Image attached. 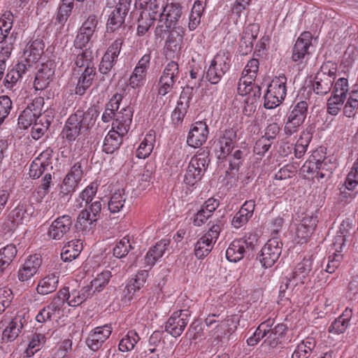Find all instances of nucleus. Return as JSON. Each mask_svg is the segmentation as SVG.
Returning <instances> with one entry per match:
<instances>
[{
    "label": "nucleus",
    "instance_id": "obj_9",
    "mask_svg": "<svg viewBox=\"0 0 358 358\" xmlns=\"http://www.w3.org/2000/svg\"><path fill=\"white\" fill-rule=\"evenodd\" d=\"M92 295V287L84 286L80 289H72L69 291V287L61 289L56 296L59 299L62 308L66 303L69 306L77 307L81 305Z\"/></svg>",
    "mask_w": 358,
    "mask_h": 358
},
{
    "label": "nucleus",
    "instance_id": "obj_57",
    "mask_svg": "<svg viewBox=\"0 0 358 358\" xmlns=\"http://www.w3.org/2000/svg\"><path fill=\"white\" fill-rule=\"evenodd\" d=\"M349 91L348 80L345 78H338L334 83L331 95L346 99Z\"/></svg>",
    "mask_w": 358,
    "mask_h": 358
},
{
    "label": "nucleus",
    "instance_id": "obj_61",
    "mask_svg": "<svg viewBox=\"0 0 358 358\" xmlns=\"http://www.w3.org/2000/svg\"><path fill=\"white\" fill-rule=\"evenodd\" d=\"M259 70V61L257 59H251L245 65L242 76L250 80H255Z\"/></svg>",
    "mask_w": 358,
    "mask_h": 358
},
{
    "label": "nucleus",
    "instance_id": "obj_36",
    "mask_svg": "<svg viewBox=\"0 0 358 358\" xmlns=\"http://www.w3.org/2000/svg\"><path fill=\"white\" fill-rule=\"evenodd\" d=\"M191 100L190 94L183 91L179 97L177 106L171 114V120L174 124L180 123L187 113Z\"/></svg>",
    "mask_w": 358,
    "mask_h": 358
},
{
    "label": "nucleus",
    "instance_id": "obj_5",
    "mask_svg": "<svg viewBox=\"0 0 358 358\" xmlns=\"http://www.w3.org/2000/svg\"><path fill=\"white\" fill-rule=\"evenodd\" d=\"M286 83L287 78L283 74L273 78L264 95L266 108H275L284 101L287 94Z\"/></svg>",
    "mask_w": 358,
    "mask_h": 358
},
{
    "label": "nucleus",
    "instance_id": "obj_60",
    "mask_svg": "<svg viewBox=\"0 0 358 358\" xmlns=\"http://www.w3.org/2000/svg\"><path fill=\"white\" fill-rule=\"evenodd\" d=\"M345 185L348 190L353 191L358 185V159L354 163L351 171L347 176Z\"/></svg>",
    "mask_w": 358,
    "mask_h": 358
},
{
    "label": "nucleus",
    "instance_id": "obj_42",
    "mask_svg": "<svg viewBox=\"0 0 358 358\" xmlns=\"http://www.w3.org/2000/svg\"><path fill=\"white\" fill-rule=\"evenodd\" d=\"M351 312L350 309L346 308L341 315L331 322L328 329L329 332L334 335L343 334L349 325Z\"/></svg>",
    "mask_w": 358,
    "mask_h": 358
},
{
    "label": "nucleus",
    "instance_id": "obj_63",
    "mask_svg": "<svg viewBox=\"0 0 358 358\" xmlns=\"http://www.w3.org/2000/svg\"><path fill=\"white\" fill-rule=\"evenodd\" d=\"M164 7L165 6L160 0H151L145 8H148L150 17L159 20Z\"/></svg>",
    "mask_w": 358,
    "mask_h": 358
},
{
    "label": "nucleus",
    "instance_id": "obj_14",
    "mask_svg": "<svg viewBox=\"0 0 358 358\" xmlns=\"http://www.w3.org/2000/svg\"><path fill=\"white\" fill-rule=\"evenodd\" d=\"M282 242L274 237L269 239L261 250L259 261L262 266L271 267L279 259L282 252Z\"/></svg>",
    "mask_w": 358,
    "mask_h": 358
},
{
    "label": "nucleus",
    "instance_id": "obj_8",
    "mask_svg": "<svg viewBox=\"0 0 358 358\" xmlns=\"http://www.w3.org/2000/svg\"><path fill=\"white\" fill-rule=\"evenodd\" d=\"M98 18L94 15H90L78 29L77 35L73 42L76 48L83 50L87 48L96 38Z\"/></svg>",
    "mask_w": 358,
    "mask_h": 358
},
{
    "label": "nucleus",
    "instance_id": "obj_39",
    "mask_svg": "<svg viewBox=\"0 0 358 358\" xmlns=\"http://www.w3.org/2000/svg\"><path fill=\"white\" fill-rule=\"evenodd\" d=\"M44 44L40 39L27 43L24 50V55L27 63H36L43 52Z\"/></svg>",
    "mask_w": 358,
    "mask_h": 358
},
{
    "label": "nucleus",
    "instance_id": "obj_25",
    "mask_svg": "<svg viewBox=\"0 0 358 358\" xmlns=\"http://www.w3.org/2000/svg\"><path fill=\"white\" fill-rule=\"evenodd\" d=\"M170 244L169 239H162L147 252L144 259V267L150 269L164 255Z\"/></svg>",
    "mask_w": 358,
    "mask_h": 358
},
{
    "label": "nucleus",
    "instance_id": "obj_30",
    "mask_svg": "<svg viewBox=\"0 0 358 358\" xmlns=\"http://www.w3.org/2000/svg\"><path fill=\"white\" fill-rule=\"evenodd\" d=\"M51 156L52 150H46L35 158L29 167V176L33 179L38 178L50 165Z\"/></svg>",
    "mask_w": 358,
    "mask_h": 358
},
{
    "label": "nucleus",
    "instance_id": "obj_15",
    "mask_svg": "<svg viewBox=\"0 0 358 358\" xmlns=\"http://www.w3.org/2000/svg\"><path fill=\"white\" fill-rule=\"evenodd\" d=\"M83 176L81 162H76L66 173L60 185V193L63 195L72 194L78 187Z\"/></svg>",
    "mask_w": 358,
    "mask_h": 358
},
{
    "label": "nucleus",
    "instance_id": "obj_41",
    "mask_svg": "<svg viewBox=\"0 0 358 358\" xmlns=\"http://www.w3.org/2000/svg\"><path fill=\"white\" fill-rule=\"evenodd\" d=\"M99 184L97 182H92L80 194L75 201L74 207L79 209L85 206L96 195Z\"/></svg>",
    "mask_w": 358,
    "mask_h": 358
},
{
    "label": "nucleus",
    "instance_id": "obj_11",
    "mask_svg": "<svg viewBox=\"0 0 358 358\" xmlns=\"http://www.w3.org/2000/svg\"><path fill=\"white\" fill-rule=\"evenodd\" d=\"M308 103L301 101L298 102L287 115L284 131L286 135L291 136L299 130L304 122L308 112Z\"/></svg>",
    "mask_w": 358,
    "mask_h": 358
},
{
    "label": "nucleus",
    "instance_id": "obj_12",
    "mask_svg": "<svg viewBox=\"0 0 358 358\" xmlns=\"http://www.w3.org/2000/svg\"><path fill=\"white\" fill-rule=\"evenodd\" d=\"M313 259L311 257H305L294 267L289 278L286 280L285 287H295L303 285L309 280L310 273L312 271Z\"/></svg>",
    "mask_w": 358,
    "mask_h": 358
},
{
    "label": "nucleus",
    "instance_id": "obj_10",
    "mask_svg": "<svg viewBox=\"0 0 358 358\" xmlns=\"http://www.w3.org/2000/svg\"><path fill=\"white\" fill-rule=\"evenodd\" d=\"M221 231L218 224H213L195 243L194 254L199 259L207 256L213 250Z\"/></svg>",
    "mask_w": 358,
    "mask_h": 358
},
{
    "label": "nucleus",
    "instance_id": "obj_40",
    "mask_svg": "<svg viewBox=\"0 0 358 358\" xmlns=\"http://www.w3.org/2000/svg\"><path fill=\"white\" fill-rule=\"evenodd\" d=\"M83 250L80 240L75 239L66 243L62 248L61 258L64 262H71L78 257Z\"/></svg>",
    "mask_w": 358,
    "mask_h": 358
},
{
    "label": "nucleus",
    "instance_id": "obj_16",
    "mask_svg": "<svg viewBox=\"0 0 358 358\" xmlns=\"http://www.w3.org/2000/svg\"><path fill=\"white\" fill-rule=\"evenodd\" d=\"M34 208L31 205L20 203L10 213L5 226L8 231H14L16 227L24 222H27L34 214Z\"/></svg>",
    "mask_w": 358,
    "mask_h": 358
},
{
    "label": "nucleus",
    "instance_id": "obj_32",
    "mask_svg": "<svg viewBox=\"0 0 358 358\" xmlns=\"http://www.w3.org/2000/svg\"><path fill=\"white\" fill-rule=\"evenodd\" d=\"M255 201H246L240 210L234 215L231 224L236 229H239L245 225L253 215L255 209Z\"/></svg>",
    "mask_w": 358,
    "mask_h": 358
},
{
    "label": "nucleus",
    "instance_id": "obj_46",
    "mask_svg": "<svg viewBox=\"0 0 358 358\" xmlns=\"http://www.w3.org/2000/svg\"><path fill=\"white\" fill-rule=\"evenodd\" d=\"M73 0H62L57 13L55 24L62 28L71 15L73 8Z\"/></svg>",
    "mask_w": 358,
    "mask_h": 358
},
{
    "label": "nucleus",
    "instance_id": "obj_2",
    "mask_svg": "<svg viewBox=\"0 0 358 358\" xmlns=\"http://www.w3.org/2000/svg\"><path fill=\"white\" fill-rule=\"evenodd\" d=\"M286 329L285 324L279 323L274 325V320L269 318L258 326L252 336L247 339V343L254 346L264 338L265 345L275 348L281 343Z\"/></svg>",
    "mask_w": 358,
    "mask_h": 358
},
{
    "label": "nucleus",
    "instance_id": "obj_1",
    "mask_svg": "<svg viewBox=\"0 0 358 358\" xmlns=\"http://www.w3.org/2000/svg\"><path fill=\"white\" fill-rule=\"evenodd\" d=\"M96 117V111L93 109L87 111L78 109L65 122L60 134L62 138L68 143L74 142L80 135L85 134L93 127Z\"/></svg>",
    "mask_w": 358,
    "mask_h": 358
},
{
    "label": "nucleus",
    "instance_id": "obj_17",
    "mask_svg": "<svg viewBox=\"0 0 358 358\" xmlns=\"http://www.w3.org/2000/svg\"><path fill=\"white\" fill-rule=\"evenodd\" d=\"M188 322L187 310H181L175 312L167 320L165 331L173 337H178L182 334Z\"/></svg>",
    "mask_w": 358,
    "mask_h": 358
},
{
    "label": "nucleus",
    "instance_id": "obj_33",
    "mask_svg": "<svg viewBox=\"0 0 358 358\" xmlns=\"http://www.w3.org/2000/svg\"><path fill=\"white\" fill-rule=\"evenodd\" d=\"M59 278V272L48 274L41 279L36 287V292L40 295H47L57 289Z\"/></svg>",
    "mask_w": 358,
    "mask_h": 358
},
{
    "label": "nucleus",
    "instance_id": "obj_6",
    "mask_svg": "<svg viewBox=\"0 0 358 358\" xmlns=\"http://www.w3.org/2000/svg\"><path fill=\"white\" fill-rule=\"evenodd\" d=\"M231 55L225 50H220L211 60L206 71V79L212 84L220 82L229 69Z\"/></svg>",
    "mask_w": 358,
    "mask_h": 358
},
{
    "label": "nucleus",
    "instance_id": "obj_23",
    "mask_svg": "<svg viewBox=\"0 0 358 358\" xmlns=\"http://www.w3.org/2000/svg\"><path fill=\"white\" fill-rule=\"evenodd\" d=\"M317 223V217L313 214L306 215L296 228V239L298 243H306L312 234Z\"/></svg>",
    "mask_w": 358,
    "mask_h": 358
},
{
    "label": "nucleus",
    "instance_id": "obj_35",
    "mask_svg": "<svg viewBox=\"0 0 358 358\" xmlns=\"http://www.w3.org/2000/svg\"><path fill=\"white\" fill-rule=\"evenodd\" d=\"M78 73L80 74L76 87V94L83 95L85 91L91 86L94 80L96 69L92 68L91 66L85 67L84 70L78 71Z\"/></svg>",
    "mask_w": 358,
    "mask_h": 358
},
{
    "label": "nucleus",
    "instance_id": "obj_50",
    "mask_svg": "<svg viewBox=\"0 0 358 358\" xmlns=\"http://www.w3.org/2000/svg\"><path fill=\"white\" fill-rule=\"evenodd\" d=\"M255 80H250L245 77H241L238 85V93L245 97H253L255 90L257 88L258 93H261L260 87L254 83Z\"/></svg>",
    "mask_w": 358,
    "mask_h": 358
},
{
    "label": "nucleus",
    "instance_id": "obj_45",
    "mask_svg": "<svg viewBox=\"0 0 358 358\" xmlns=\"http://www.w3.org/2000/svg\"><path fill=\"white\" fill-rule=\"evenodd\" d=\"M111 277L112 274L109 270H103L96 274L88 286L92 287V293L100 292L107 286Z\"/></svg>",
    "mask_w": 358,
    "mask_h": 358
},
{
    "label": "nucleus",
    "instance_id": "obj_24",
    "mask_svg": "<svg viewBox=\"0 0 358 358\" xmlns=\"http://www.w3.org/2000/svg\"><path fill=\"white\" fill-rule=\"evenodd\" d=\"M134 110L130 106L122 108L115 115V119L112 123V128L119 131L120 134H127L130 129L132 122Z\"/></svg>",
    "mask_w": 358,
    "mask_h": 358
},
{
    "label": "nucleus",
    "instance_id": "obj_22",
    "mask_svg": "<svg viewBox=\"0 0 358 358\" xmlns=\"http://www.w3.org/2000/svg\"><path fill=\"white\" fill-rule=\"evenodd\" d=\"M341 233V235H338L335 237L332 244L331 250H334V252L329 257L328 264L325 270V271L329 273H333L339 266L343 259L341 252L343 247L345 245L346 235L343 234V232Z\"/></svg>",
    "mask_w": 358,
    "mask_h": 358
},
{
    "label": "nucleus",
    "instance_id": "obj_38",
    "mask_svg": "<svg viewBox=\"0 0 358 358\" xmlns=\"http://www.w3.org/2000/svg\"><path fill=\"white\" fill-rule=\"evenodd\" d=\"M124 135V134H120L119 131L111 128L104 138L103 151L107 154H112L118 150Z\"/></svg>",
    "mask_w": 358,
    "mask_h": 358
},
{
    "label": "nucleus",
    "instance_id": "obj_29",
    "mask_svg": "<svg viewBox=\"0 0 358 358\" xmlns=\"http://www.w3.org/2000/svg\"><path fill=\"white\" fill-rule=\"evenodd\" d=\"M62 308L59 299L55 296L49 305L39 310L36 316V320L39 323L51 321L59 317Z\"/></svg>",
    "mask_w": 358,
    "mask_h": 358
},
{
    "label": "nucleus",
    "instance_id": "obj_34",
    "mask_svg": "<svg viewBox=\"0 0 358 358\" xmlns=\"http://www.w3.org/2000/svg\"><path fill=\"white\" fill-rule=\"evenodd\" d=\"M52 66V64H43L38 69L34 80V87L36 90H43L48 87L55 73Z\"/></svg>",
    "mask_w": 358,
    "mask_h": 358
},
{
    "label": "nucleus",
    "instance_id": "obj_19",
    "mask_svg": "<svg viewBox=\"0 0 358 358\" xmlns=\"http://www.w3.org/2000/svg\"><path fill=\"white\" fill-rule=\"evenodd\" d=\"M72 226V219L64 215L55 219L50 225L48 235L53 240H61L69 231Z\"/></svg>",
    "mask_w": 358,
    "mask_h": 358
},
{
    "label": "nucleus",
    "instance_id": "obj_58",
    "mask_svg": "<svg viewBox=\"0 0 358 358\" xmlns=\"http://www.w3.org/2000/svg\"><path fill=\"white\" fill-rule=\"evenodd\" d=\"M176 83L167 80H164L159 78L157 88V94L156 96V101L159 103L162 101V98L169 93L173 89Z\"/></svg>",
    "mask_w": 358,
    "mask_h": 358
},
{
    "label": "nucleus",
    "instance_id": "obj_56",
    "mask_svg": "<svg viewBox=\"0 0 358 358\" xmlns=\"http://www.w3.org/2000/svg\"><path fill=\"white\" fill-rule=\"evenodd\" d=\"M179 75V66L175 61L169 62L166 66L160 78L176 83Z\"/></svg>",
    "mask_w": 358,
    "mask_h": 358
},
{
    "label": "nucleus",
    "instance_id": "obj_47",
    "mask_svg": "<svg viewBox=\"0 0 358 358\" xmlns=\"http://www.w3.org/2000/svg\"><path fill=\"white\" fill-rule=\"evenodd\" d=\"M101 201H96L93 202L90 205L89 210L85 209L80 213L78 217V220L90 222V223L95 222L101 213Z\"/></svg>",
    "mask_w": 358,
    "mask_h": 358
},
{
    "label": "nucleus",
    "instance_id": "obj_48",
    "mask_svg": "<svg viewBox=\"0 0 358 358\" xmlns=\"http://www.w3.org/2000/svg\"><path fill=\"white\" fill-rule=\"evenodd\" d=\"M139 340L138 334L134 330H129L120 341L119 350L123 352L132 350Z\"/></svg>",
    "mask_w": 358,
    "mask_h": 358
},
{
    "label": "nucleus",
    "instance_id": "obj_26",
    "mask_svg": "<svg viewBox=\"0 0 358 358\" xmlns=\"http://www.w3.org/2000/svg\"><path fill=\"white\" fill-rule=\"evenodd\" d=\"M236 139V133L233 129L225 130L220 138L217 148H216L217 158L223 159L229 156L234 148Z\"/></svg>",
    "mask_w": 358,
    "mask_h": 358
},
{
    "label": "nucleus",
    "instance_id": "obj_3",
    "mask_svg": "<svg viewBox=\"0 0 358 358\" xmlns=\"http://www.w3.org/2000/svg\"><path fill=\"white\" fill-rule=\"evenodd\" d=\"M106 1L108 7L114 8L109 14L106 23L107 31L113 32L123 25L130 9L131 0H106Z\"/></svg>",
    "mask_w": 358,
    "mask_h": 358
},
{
    "label": "nucleus",
    "instance_id": "obj_55",
    "mask_svg": "<svg viewBox=\"0 0 358 358\" xmlns=\"http://www.w3.org/2000/svg\"><path fill=\"white\" fill-rule=\"evenodd\" d=\"M21 324L16 320H12L3 330L2 339L6 342L14 341L18 336Z\"/></svg>",
    "mask_w": 358,
    "mask_h": 358
},
{
    "label": "nucleus",
    "instance_id": "obj_37",
    "mask_svg": "<svg viewBox=\"0 0 358 358\" xmlns=\"http://www.w3.org/2000/svg\"><path fill=\"white\" fill-rule=\"evenodd\" d=\"M156 140V134L150 130L144 136L136 151V156L139 159H145L152 153Z\"/></svg>",
    "mask_w": 358,
    "mask_h": 358
},
{
    "label": "nucleus",
    "instance_id": "obj_20",
    "mask_svg": "<svg viewBox=\"0 0 358 358\" xmlns=\"http://www.w3.org/2000/svg\"><path fill=\"white\" fill-rule=\"evenodd\" d=\"M184 33L182 27H173L166 44L167 55L173 58L179 57L182 48Z\"/></svg>",
    "mask_w": 358,
    "mask_h": 358
},
{
    "label": "nucleus",
    "instance_id": "obj_31",
    "mask_svg": "<svg viewBox=\"0 0 358 358\" xmlns=\"http://www.w3.org/2000/svg\"><path fill=\"white\" fill-rule=\"evenodd\" d=\"M41 262L42 260L38 255L29 256L23 266L18 271V279L22 282L31 279L36 273Z\"/></svg>",
    "mask_w": 358,
    "mask_h": 358
},
{
    "label": "nucleus",
    "instance_id": "obj_28",
    "mask_svg": "<svg viewBox=\"0 0 358 358\" xmlns=\"http://www.w3.org/2000/svg\"><path fill=\"white\" fill-rule=\"evenodd\" d=\"M148 277V271L141 270L136 273L135 278L129 281L123 291V297L125 300L129 301L134 298L135 294L144 286Z\"/></svg>",
    "mask_w": 358,
    "mask_h": 358
},
{
    "label": "nucleus",
    "instance_id": "obj_62",
    "mask_svg": "<svg viewBox=\"0 0 358 358\" xmlns=\"http://www.w3.org/2000/svg\"><path fill=\"white\" fill-rule=\"evenodd\" d=\"M45 343V336L41 334L33 335L26 350L28 357L33 356L35 352L39 350L42 344Z\"/></svg>",
    "mask_w": 358,
    "mask_h": 358
},
{
    "label": "nucleus",
    "instance_id": "obj_7",
    "mask_svg": "<svg viewBox=\"0 0 358 358\" xmlns=\"http://www.w3.org/2000/svg\"><path fill=\"white\" fill-rule=\"evenodd\" d=\"M210 159L206 153L201 152L193 156L184 176V182L193 187L202 178L208 166Z\"/></svg>",
    "mask_w": 358,
    "mask_h": 358
},
{
    "label": "nucleus",
    "instance_id": "obj_49",
    "mask_svg": "<svg viewBox=\"0 0 358 358\" xmlns=\"http://www.w3.org/2000/svg\"><path fill=\"white\" fill-rule=\"evenodd\" d=\"M134 240L126 236L117 241L113 248V255L117 258L125 257L129 252L134 248Z\"/></svg>",
    "mask_w": 358,
    "mask_h": 358
},
{
    "label": "nucleus",
    "instance_id": "obj_27",
    "mask_svg": "<svg viewBox=\"0 0 358 358\" xmlns=\"http://www.w3.org/2000/svg\"><path fill=\"white\" fill-rule=\"evenodd\" d=\"M250 244L243 238L234 240L226 250V258L231 262H238L245 256Z\"/></svg>",
    "mask_w": 358,
    "mask_h": 358
},
{
    "label": "nucleus",
    "instance_id": "obj_52",
    "mask_svg": "<svg viewBox=\"0 0 358 358\" xmlns=\"http://www.w3.org/2000/svg\"><path fill=\"white\" fill-rule=\"evenodd\" d=\"M312 139V134L310 131H303L294 148V155L296 158H301L306 152L307 148Z\"/></svg>",
    "mask_w": 358,
    "mask_h": 358
},
{
    "label": "nucleus",
    "instance_id": "obj_59",
    "mask_svg": "<svg viewBox=\"0 0 358 358\" xmlns=\"http://www.w3.org/2000/svg\"><path fill=\"white\" fill-rule=\"evenodd\" d=\"M346 99L338 96L331 95L327 100V112L331 115H336L342 109Z\"/></svg>",
    "mask_w": 358,
    "mask_h": 358
},
{
    "label": "nucleus",
    "instance_id": "obj_53",
    "mask_svg": "<svg viewBox=\"0 0 358 358\" xmlns=\"http://www.w3.org/2000/svg\"><path fill=\"white\" fill-rule=\"evenodd\" d=\"M325 169L329 172H332L336 168V164L331 162L330 159L324 158L322 162L317 161V163L311 161L306 162L302 167L303 172L310 173L313 172L314 169Z\"/></svg>",
    "mask_w": 358,
    "mask_h": 358
},
{
    "label": "nucleus",
    "instance_id": "obj_18",
    "mask_svg": "<svg viewBox=\"0 0 358 358\" xmlns=\"http://www.w3.org/2000/svg\"><path fill=\"white\" fill-rule=\"evenodd\" d=\"M113 328L110 324L96 327L89 334L87 339V345L93 351H97L109 338Z\"/></svg>",
    "mask_w": 358,
    "mask_h": 358
},
{
    "label": "nucleus",
    "instance_id": "obj_44",
    "mask_svg": "<svg viewBox=\"0 0 358 358\" xmlns=\"http://www.w3.org/2000/svg\"><path fill=\"white\" fill-rule=\"evenodd\" d=\"M127 199V194L124 189H116L110 196L108 202V208L110 213L120 212L124 207Z\"/></svg>",
    "mask_w": 358,
    "mask_h": 358
},
{
    "label": "nucleus",
    "instance_id": "obj_13",
    "mask_svg": "<svg viewBox=\"0 0 358 358\" xmlns=\"http://www.w3.org/2000/svg\"><path fill=\"white\" fill-rule=\"evenodd\" d=\"M312 34L303 31L297 38L293 49L292 59L299 64L306 62L311 54L310 48L312 44Z\"/></svg>",
    "mask_w": 358,
    "mask_h": 358
},
{
    "label": "nucleus",
    "instance_id": "obj_43",
    "mask_svg": "<svg viewBox=\"0 0 358 358\" xmlns=\"http://www.w3.org/2000/svg\"><path fill=\"white\" fill-rule=\"evenodd\" d=\"M315 346V341L313 338H307L297 345L292 355V358H308Z\"/></svg>",
    "mask_w": 358,
    "mask_h": 358
},
{
    "label": "nucleus",
    "instance_id": "obj_51",
    "mask_svg": "<svg viewBox=\"0 0 358 358\" xmlns=\"http://www.w3.org/2000/svg\"><path fill=\"white\" fill-rule=\"evenodd\" d=\"M333 83L334 81L331 80V78L316 74L313 85V90L320 95L327 94L331 91Z\"/></svg>",
    "mask_w": 358,
    "mask_h": 358
},
{
    "label": "nucleus",
    "instance_id": "obj_4",
    "mask_svg": "<svg viewBox=\"0 0 358 358\" xmlns=\"http://www.w3.org/2000/svg\"><path fill=\"white\" fill-rule=\"evenodd\" d=\"M182 15V6L178 3H166L155 30V36L162 38L175 25Z\"/></svg>",
    "mask_w": 358,
    "mask_h": 358
},
{
    "label": "nucleus",
    "instance_id": "obj_54",
    "mask_svg": "<svg viewBox=\"0 0 358 358\" xmlns=\"http://www.w3.org/2000/svg\"><path fill=\"white\" fill-rule=\"evenodd\" d=\"M75 64L78 69L77 71L84 70L85 67H87V66H91L92 68L94 67V63L92 60L91 52L87 48L84 50H81V52L77 55L75 60Z\"/></svg>",
    "mask_w": 358,
    "mask_h": 358
},
{
    "label": "nucleus",
    "instance_id": "obj_21",
    "mask_svg": "<svg viewBox=\"0 0 358 358\" xmlns=\"http://www.w3.org/2000/svg\"><path fill=\"white\" fill-rule=\"evenodd\" d=\"M208 135V128L206 122H196L192 126L187 138V143L192 148H199L206 141Z\"/></svg>",
    "mask_w": 358,
    "mask_h": 358
},
{
    "label": "nucleus",
    "instance_id": "obj_64",
    "mask_svg": "<svg viewBox=\"0 0 358 358\" xmlns=\"http://www.w3.org/2000/svg\"><path fill=\"white\" fill-rule=\"evenodd\" d=\"M36 117L31 112V109H27V108L23 110L18 117V124L22 129H27L36 120Z\"/></svg>",
    "mask_w": 358,
    "mask_h": 358
}]
</instances>
